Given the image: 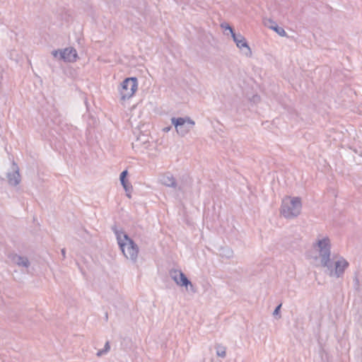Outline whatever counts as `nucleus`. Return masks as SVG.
Instances as JSON below:
<instances>
[{
    "label": "nucleus",
    "instance_id": "nucleus-1",
    "mask_svg": "<svg viewBox=\"0 0 362 362\" xmlns=\"http://www.w3.org/2000/svg\"><path fill=\"white\" fill-rule=\"evenodd\" d=\"M112 229L117 237L118 245L124 256L135 263L139 254L138 245L129 238L127 234L118 230L116 226H114Z\"/></svg>",
    "mask_w": 362,
    "mask_h": 362
},
{
    "label": "nucleus",
    "instance_id": "nucleus-2",
    "mask_svg": "<svg viewBox=\"0 0 362 362\" xmlns=\"http://www.w3.org/2000/svg\"><path fill=\"white\" fill-rule=\"evenodd\" d=\"M159 182L163 185L172 188L177 195L184 194L191 189V180L181 179L177 180L170 173L162 174L158 178Z\"/></svg>",
    "mask_w": 362,
    "mask_h": 362
},
{
    "label": "nucleus",
    "instance_id": "nucleus-3",
    "mask_svg": "<svg viewBox=\"0 0 362 362\" xmlns=\"http://www.w3.org/2000/svg\"><path fill=\"white\" fill-rule=\"evenodd\" d=\"M313 247L319 253L321 265H327L330 259L331 245L328 237L318 238Z\"/></svg>",
    "mask_w": 362,
    "mask_h": 362
},
{
    "label": "nucleus",
    "instance_id": "nucleus-4",
    "mask_svg": "<svg viewBox=\"0 0 362 362\" xmlns=\"http://www.w3.org/2000/svg\"><path fill=\"white\" fill-rule=\"evenodd\" d=\"M348 266V262L344 258H340L335 262H332L331 259H329L327 265H323L322 267L327 269L326 273L330 276L339 278L343 275Z\"/></svg>",
    "mask_w": 362,
    "mask_h": 362
},
{
    "label": "nucleus",
    "instance_id": "nucleus-5",
    "mask_svg": "<svg viewBox=\"0 0 362 362\" xmlns=\"http://www.w3.org/2000/svg\"><path fill=\"white\" fill-rule=\"evenodd\" d=\"M137 87L138 81L136 77L125 78L121 83V88L119 90L121 100H125L132 97L136 91Z\"/></svg>",
    "mask_w": 362,
    "mask_h": 362
},
{
    "label": "nucleus",
    "instance_id": "nucleus-6",
    "mask_svg": "<svg viewBox=\"0 0 362 362\" xmlns=\"http://www.w3.org/2000/svg\"><path fill=\"white\" fill-rule=\"evenodd\" d=\"M171 123L181 136H185L194 126V122L189 117H172Z\"/></svg>",
    "mask_w": 362,
    "mask_h": 362
},
{
    "label": "nucleus",
    "instance_id": "nucleus-7",
    "mask_svg": "<svg viewBox=\"0 0 362 362\" xmlns=\"http://www.w3.org/2000/svg\"><path fill=\"white\" fill-rule=\"evenodd\" d=\"M169 275L177 285L180 286H185L187 288L188 286H189L191 289H193V284L181 270L170 269Z\"/></svg>",
    "mask_w": 362,
    "mask_h": 362
},
{
    "label": "nucleus",
    "instance_id": "nucleus-8",
    "mask_svg": "<svg viewBox=\"0 0 362 362\" xmlns=\"http://www.w3.org/2000/svg\"><path fill=\"white\" fill-rule=\"evenodd\" d=\"M301 205H281L280 214L286 218H294L301 213Z\"/></svg>",
    "mask_w": 362,
    "mask_h": 362
},
{
    "label": "nucleus",
    "instance_id": "nucleus-9",
    "mask_svg": "<svg viewBox=\"0 0 362 362\" xmlns=\"http://www.w3.org/2000/svg\"><path fill=\"white\" fill-rule=\"evenodd\" d=\"M7 177L9 185L12 186L18 185L21 182V175L19 168L15 162L12 164V172L7 173Z\"/></svg>",
    "mask_w": 362,
    "mask_h": 362
},
{
    "label": "nucleus",
    "instance_id": "nucleus-10",
    "mask_svg": "<svg viewBox=\"0 0 362 362\" xmlns=\"http://www.w3.org/2000/svg\"><path fill=\"white\" fill-rule=\"evenodd\" d=\"M78 58L76 50L74 47H66L61 54V60L65 62H74Z\"/></svg>",
    "mask_w": 362,
    "mask_h": 362
},
{
    "label": "nucleus",
    "instance_id": "nucleus-11",
    "mask_svg": "<svg viewBox=\"0 0 362 362\" xmlns=\"http://www.w3.org/2000/svg\"><path fill=\"white\" fill-rule=\"evenodd\" d=\"M237 47L240 48V49H246V52H245L246 56H251L252 51L245 40V38L240 34L238 33V37H236L235 40H233Z\"/></svg>",
    "mask_w": 362,
    "mask_h": 362
},
{
    "label": "nucleus",
    "instance_id": "nucleus-12",
    "mask_svg": "<svg viewBox=\"0 0 362 362\" xmlns=\"http://www.w3.org/2000/svg\"><path fill=\"white\" fill-rule=\"evenodd\" d=\"M11 260L14 264H17L18 267L28 268L30 264L28 257L25 256H21L16 254L12 255Z\"/></svg>",
    "mask_w": 362,
    "mask_h": 362
},
{
    "label": "nucleus",
    "instance_id": "nucleus-13",
    "mask_svg": "<svg viewBox=\"0 0 362 362\" xmlns=\"http://www.w3.org/2000/svg\"><path fill=\"white\" fill-rule=\"evenodd\" d=\"M265 25H267L269 28L275 31L278 35L281 37L286 36V33L282 27L279 26L276 22L272 21V19H268L265 21Z\"/></svg>",
    "mask_w": 362,
    "mask_h": 362
},
{
    "label": "nucleus",
    "instance_id": "nucleus-14",
    "mask_svg": "<svg viewBox=\"0 0 362 362\" xmlns=\"http://www.w3.org/2000/svg\"><path fill=\"white\" fill-rule=\"evenodd\" d=\"M218 255L223 259H230L233 257V250L228 246H221L218 249Z\"/></svg>",
    "mask_w": 362,
    "mask_h": 362
},
{
    "label": "nucleus",
    "instance_id": "nucleus-15",
    "mask_svg": "<svg viewBox=\"0 0 362 362\" xmlns=\"http://www.w3.org/2000/svg\"><path fill=\"white\" fill-rule=\"evenodd\" d=\"M127 170H124L119 175L120 182L127 192H129L130 189H132V186L129 185L127 179Z\"/></svg>",
    "mask_w": 362,
    "mask_h": 362
},
{
    "label": "nucleus",
    "instance_id": "nucleus-16",
    "mask_svg": "<svg viewBox=\"0 0 362 362\" xmlns=\"http://www.w3.org/2000/svg\"><path fill=\"white\" fill-rule=\"evenodd\" d=\"M303 200L300 197H291L286 195L282 198L281 204H301Z\"/></svg>",
    "mask_w": 362,
    "mask_h": 362
},
{
    "label": "nucleus",
    "instance_id": "nucleus-17",
    "mask_svg": "<svg viewBox=\"0 0 362 362\" xmlns=\"http://www.w3.org/2000/svg\"><path fill=\"white\" fill-rule=\"evenodd\" d=\"M216 354L217 356L221 357V358H225L226 356V347L221 346V345H216Z\"/></svg>",
    "mask_w": 362,
    "mask_h": 362
},
{
    "label": "nucleus",
    "instance_id": "nucleus-18",
    "mask_svg": "<svg viewBox=\"0 0 362 362\" xmlns=\"http://www.w3.org/2000/svg\"><path fill=\"white\" fill-rule=\"evenodd\" d=\"M110 349V343H109V341H107L105 344L104 349L99 350L98 351L97 356H101L105 354L106 353H107L109 351Z\"/></svg>",
    "mask_w": 362,
    "mask_h": 362
},
{
    "label": "nucleus",
    "instance_id": "nucleus-19",
    "mask_svg": "<svg viewBox=\"0 0 362 362\" xmlns=\"http://www.w3.org/2000/svg\"><path fill=\"white\" fill-rule=\"evenodd\" d=\"M62 51L63 49L53 50L52 52V54L54 56V57L59 58V59H61V54L62 53Z\"/></svg>",
    "mask_w": 362,
    "mask_h": 362
},
{
    "label": "nucleus",
    "instance_id": "nucleus-20",
    "mask_svg": "<svg viewBox=\"0 0 362 362\" xmlns=\"http://www.w3.org/2000/svg\"><path fill=\"white\" fill-rule=\"evenodd\" d=\"M221 28L225 29L226 30H228L229 32H232V30H233V28L228 23H223L221 24Z\"/></svg>",
    "mask_w": 362,
    "mask_h": 362
},
{
    "label": "nucleus",
    "instance_id": "nucleus-21",
    "mask_svg": "<svg viewBox=\"0 0 362 362\" xmlns=\"http://www.w3.org/2000/svg\"><path fill=\"white\" fill-rule=\"evenodd\" d=\"M354 286H355V288L356 291H359L360 284H359V280L357 278V276H355V278H354Z\"/></svg>",
    "mask_w": 362,
    "mask_h": 362
},
{
    "label": "nucleus",
    "instance_id": "nucleus-22",
    "mask_svg": "<svg viewBox=\"0 0 362 362\" xmlns=\"http://www.w3.org/2000/svg\"><path fill=\"white\" fill-rule=\"evenodd\" d=\"M281 307V304H279L278 306H276V308H275V310H274V313H273L274 316L276 317L279 314Z\"/></svg>",
    "mask_w": 362,
    "mask_h": 362
},
{
    "label": "nucleus",
    "instance_id": "nucleus-23",
    "mask_svg": "<svg viewBox=\"0 0 362 362\" xmlns=\"http://www.w3.org/2000/svg\"><path fill=\"white\" fill-rule=\"evenodd\" d=\"M230 35H231V37H233V40H235L236 37H238V35L237 33H235L234 30H232V32H230Z\"/></svg>",
    "mask_w": 362,
    "mask_h": 362
},
{
    "label": "nucleus",
    "instance_id": "nucleus-24",
    "mask_svg": "<svg viewBox=\"0 0 362 362\" xmlns=\"http://www.w3.org/2000/svg\"><path fill=\"white\" fill-rule=\"evenodd\" d=\"M61 252H62V255L63 256V258L64 259L66 257V250L64 248H63L62 250H61Z\"/></svg>",
    "mask_w": 362,
    "mask_h": 362
},
{
    "label": "nucleus",
    "instance_id": "nucleus-25",
    "mask_svg": "<svg viewBox=\"0 0 362 362\" xmlns=\"http://www.w3.org/2000/svg\"><path fill=\"white\" fill-rule=\"evenodd\" d=\"M170 129V127H165V128H164V129H163V130H164L165 132H168Z\"/></svg>",
    "mask_w": 362,
    "mask_h": 362
},
{
    "label": "nucleus",
    "instance_id": "nucleus-26",
    "mask_svg": "<svg viewBox=\"0 0 362 362\" xmlns=\"http://www.w3.org/2000/svg\"><path fill=\"white\" fill-rule=\"evenodd\" d=\"M105 318L107 319V313H105Z\"/></svg>",
    "mask_w": 362,
    "mask_h": 362
}]
</instances>
